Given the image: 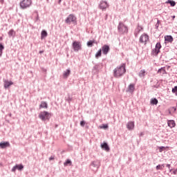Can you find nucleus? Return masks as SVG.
<instances>
[{
    "mask_svg": "<svg viewBox=\"0 0 177 177\" xmlns=\"http://www.w3.org/2000/svg\"><path fill=\"white\" fill-rule=\"evenodd\" d=\"M127 73V69L125 68V64H122L120 66H117L113 70V76L115 78H120Z\"/></svg>",
    "mask_w": 177,
    "mask_h": 177,
    "instance_id": "obj_1",
    "label": "nucleus"
},
{
    "mask_svg": "<svg viewBox=\"0 0 177 177\" xmlns=\"http://www.w3.org/2000/svg\"><path fill=\"white\" fill-rule=\"evenodd\" d=\"M65 23L66 24H77V17L74 14H70L68 17L65 19Z\"/></svg>",
    "mask_w": 177,
    "mask_h": 177,
    "instance_id": "obj_2",
    "label": "nucleus"
},
{
    "mask_svg": "<svg viewBox=\"0 0 177 177\" xmlns=\"http://www.w3.org/2000/svg\"><path fill=\"white\" fill-rule=\"evenodd\" d=\"M72 48L74 52H80V50H82V44L80 41H73L72 43Z\"/></svg>",
    "mask_w": 177,
    "mask_h": 177,
    "instance_id": "obj_3",
    "label": "nucleus"
},
{
    "mask_svg": "<svg viewBox=\"0 0 177 177\" xmlns=\"http://www.w3.org/2000/svg\"><path fill=\"white\" fill-rule=\"evenodd\" d=\"M118 31L120 34L128 33V26H125L122 22H120L118 26Z\"/></svg>",
    "mask_w": 177,
    "mask_h": 177,
    "instance_id": "obj_4",
    "label": "nucleus"
},
{
    "mask_svg": "<svg viewBox=\"0 0 177 177\" xmlns=\"http://www.w3.org/2000/svg\"><path fill=\"white\" fill-rule=\"evenodd\" d=\"M31 3H32L31 0H22L19 5L21 9H27V8H30V6H31Z\"/></svg>",
    "mask_w": 177,
    "mask_h": 177,
    "instance_id": "obj_5",
    "label": "nucleus"
},
{
    "mask_svg": "<svg viewBox=\"0 0 177 177\" xmlns=\"http://www.w3.org/2000/svg\"><path fill=\"white\" fill-rule=\"evenodd\" d=\"M100 167V161L99 160H95L92 162V163L90 165L91 169L94 172L97 171V169Z\"/></svg>",
    "mask_w": 177,
    "mask_h": 177,
    "instance_id": "obj_6",
    "label": "nucleus"
},
{
    "mask_svg": "<svg viewBox=\"0 0 177 177\" xmlns=\"http://www.w3.org/2000/svg\"><path fill=\"white\" fill-rule=\"evenodd\" d=\"M39 118H40L41 121H46V120H49V113L46 111L41 112L39 115Z\"/></svg>",
    "mask_w": 177,
    "mask_h": 177,
    "instance_id": "obj_7",
    "label": "nucleus"
},
{
    "mask_svg": "<svg viewBox=\"0 0 177 177\" xmlns=\"http://www.w3.org/2000/svg\"><path fill=\"white\" fill-rule=\"evenodd\" d=\"M147 41H149V35L143 34L140 37L139 42L140 44H145V45H146Z\"/></svg>",
    "mask_w": 177,
    "mask_h": 177,
    "instance_id": "obj_8",
    "label": "nucleus"
},
{
    "mask_svg": "<svg viewBox=\"0 0 177 177\" xmlns=\"http://www.w3.org/2000/svg\"><path fill=\"white\" fill-rule=\"evenodd\" d=\"M16 169L18 171H23V169H24V166L23 164L16 165L11 169V172H16Z\"/></svg>",
    "mask_w": 177,
    "mask_h": 177,
    "instance_id": "obj_9",
    "label": "nucleus"
},
{
    "mask_svg": "<svg viewBox=\"0 0 177 177\" xmlns=\"http://www.w3.org/2000/svg\"><path fill=\"white\" fill-rule=\"evenodd\" d=\"M101 50L103 55H107L110 52V46L105 44L102 47Z\"/></svg>",
    "mask_w": 177,
    "mask_h": 177,
    "instance_id": "obj_10",
    "label": "nucleus"
},
{
    "mask_svg": "<svg viewBox=\"0 0 177 177\" xmlns=\"http://www.w3.org/2000/svg\"><path fill=\"white\" fill-rule=\"evenodd\" d=\"M3 82L4 83L5 89H8V88H9L10 86H12V85H13V82L9 81L6 79H3Z\"/></svg>",
    "mask_w": 177,
    "mask_h": 177,
    "instance_id": "obj_11",
    "label": "nucleus"
},
{
    "mask_svg": "<svg viewBox=\"0 0 177 177\" xmlns=\"http://www.w3.org/2000/svg\"><path fill=\"white\" fill-rule=\"evenodd\" d=\"M99 8L100 9H102V10H106V8H109V4L107 3V1H100Z\"/></svg>",
    "mask_w": 177,
    "mask_h": 177,
    "instance_id": "obj_12",
    "label": "nucleus"
},
{
    "mask_svg": "<svg viewBox=\"0 0 177 177\" xmlns=\"http://www.w3.org/2000/svg\"><path fill=\"white\" fill-rule=\"evenodd\" d=\"M101 148L105 150V151H110V147L107 142L101 143Z\"/></svg>",
    "mask_w": 177,
    "mask_h": 177,
    "instance_id": "obj_13",
    "label": "nucleus"
},
{
    "mask_svg": "<svg viewBox=\"0 0 177 177\" xmlns=\"http://www.w3.org/2000/svg\"><path fill=\"white\" fill-rule=\"evenodd\" d=\"M127 128L129 131H132L135 128V122H129L127 124Z\"/></svg>",
    "mask_w": 177,
    "mask_h": 177,
    "instance_id": "obj_14",
    "label": "nucleus"
},
{
    "mask_svg": "<svg viewBox=\"0 0 177 177\" xmlns=\"http://www.w3.org/2000/svg\"><path fill=\"white\" fill-rule=\"evenodd\" d=\"M70 74H71V70L70 68L66 69V71H64L63 73V78L67 79L70 76Z\"/></svg>",
    "mask_w": 177,
    "mask_h": 177,
    "instance_id": "obj_15",
    "label": "nucleus"
},
{
    "mask_svg": "<svg viewBox=\"0 0 177 177\" xmlns=\"http://www.w3.org/2000/svg\"><path fill=\"white\" fill-rule=\"evenodd\" d=\"M9 146H10V143L8 141L0 142V149H6V147H9Z\"/></svg>",
    "mask_w": 177,
    "mask_h": 177,
    "instance_id": "obj_16",
    "label": "nucleus"
},
{
    "mask_svg": "<svg viewBox=\"0 0 177 177\" xmlns=\"http://www.w3.org/2000/svg\"><path fill=\"white\" fill-rule=\"evenodd\" d=\"M167 125L169 127V128H175L176 127V123L175 122V120H167Z\"/></svg>",
    "mask_w": 177,
    "mask_h": 177,
    "instance_id": "obj_17",
    "label": "nucleus"
},
{
    "mask_svg": "<svg viewBox=\"0 0 177 177\" xmlns=\"http://www.w3.org/2000/svg\"><path fill=\"white\" fill-rule=\"evenodd\" d=\"M142 30H143V28H142V26H138L137 28L134 31V35L136 37H138L139 32H140Z\"/></svg>",
    "mask_w": 177,
    "mask_h": 177,
    "instance_id": "obj_18",
    "label": "nucleus"
},
{
    "mask_svg": "<svg viewBox=\"0 0 177 177\" xmlns=\"http://www.w3.org/2000/svg\"><path fill=\"white\" fill-rule=\"evenodd\" d=\"M165 41L166 42H169L170 44H172V42H174V37H172L171 35L165 36Z\"/></svg>",
    "mask_w": 177,
    "mask_h": 177,
    "instance_id": "obj_19",
    "label": "nucleus"
},
{
    "mask_svg": "<svg viewBox=\"0 0 177 177\" xmlns=\"http://www.w3.org/2000/svg\"><path fill=\"white\" fill-rule=\"evenodd\" d=\"M73 165V162H71V160L67 159L65 162H64V167H71Z\"/></svg>",
    "mask_w": 177,
    "mask_h": 177,
    "instance_id": "obj_20",
    "label": "nucleus"
},
{
    "mask_svg": "<svg viewBox=\"0 0 177 177\" xmlns=\"http://www.w3.org/2000/svg\"><path fill=\"white\" fill-rule=\"evenodd\" d=\"M158 74H160V75H164V74H167V71H165V67L161 68L158 71Z\"/></svg>",
    "mask_w": 177,
    "mask_h": 177,
    "instance_id": "obj_21",
    "label": "nucleus"
},
{
    "mask_svg": "<svg viewBox=\"0 0 177 177\" xmlns=\"http://www.w3.org/2000/svg\"><path fill=\"white\" fill-rule=\"evenodd\" d=\"M48 37V32L46 30H43L41 32V39H44V38H46Z\"/></svg>",
    "mask_w": 177,
    "mask_h": 177,
    "instance_id": "obj_22",
    "label": "nucleus"
},
{
    "mask_svg": "<svg viewBox=\"0 0 177 177\" xmlns=\"http://www.w3.org/2000/svg\"><path fill=\"white\" fill-rule=\"evenodd\" d=\"M135 91V84H130L128 87V92L132 93Z\"/></svg>",
    "mask_w": 177,
    "mask_h": 177,
    "instance_id": "obj_23",
    "label": "nucleus"
},
{
    "mask_svg": "<svg viewBox=\"0 0 177 177\" xmlns=\"http://www.w3.org/2000/svg\"><path fill=\"white\" fill-rule=\"evenodd\" d=\"M160 49H161V44L157 43L156 44V55H158V53H160Z\"/></svg>",
    "mask_w": 177,
    "mask_h": 177,
    "instance_id": "obj_24",
    "label": "nucleus"
},
{
    "mask_svg": "<svg viewBox=\"0 0 177 177\" xmlns=\"http://www.w3.org/2000/svg\"><path fill=\"white\" fill-rule=\"evenodd\" d=\"M39 109H48V103L42 101L39 105Z\"/></svg>",
    "mask_w": 177,
    "mask_h": 177,
    "instance_id": "obj_25",
    "label": "nucleus"
},
{
    "mask_svg": "<svg viewBox=\"0 0 177 177\" xmlns=\"http://www.w3.org/2000/svg\"><path fill=\"white\" fill-rule=\"evenodd\" d=\"M15 35H16V32H15V30L11 29L10 30H9L8 32V36L10 37H12V38H15Z\"/></svg>",
    "mask_w": 177,
    "mask_h": 177,
    "instance_id": "obj_26",
    "label": "nucleus"
},
{
    "mask_svg": "<svg viewBox=\"0 0 177 177\" xmlns=\"http://www.w3.org/2000/svg\"><path fill=\"white\" fill-rule=\"evenodd\" d=\"M93 44H96V41L90 40V41H87L86 45L88 48H92V46H93Z\"/></svg>",
    "mask_w": 177,
    "mask_h": 177,
    "instance_id": "obj_27",
    "label": "nucleus"
},
{
    "mask_svg": "<svg viewBox=\"0 0 177 177\" xmlns=\"http://www.w3.org/2000/svg\"><path fill=\"white\" fill-rule=\"evenodd\" d=\"M165 3H169L171 6L174 7L176 5V3L172 0H167Z\"/></svg>",
    "mask_w": 177,
    "mask_h": 177,
    "instance_id": "obj_28",
    "label": "nucleus"
},
{
    "mask_svg": "<svg viewBox=\"0 0 177 177\" xmlns=\"http://www.w3.org/2000/svg\"><path fill=\"white\" fill-rule=\"evenodd\" d=\"M102 57V48H100L95 54V59H99Z\"/></svg>",
    "mask_w": 177,
    "mask_h": 177,
    "instance_id": "obj_29",
    "label": "nucleus"
},
{
    "mask_svg": "<svg viewBox=\"0 0 177 177\" xmlns=\"http://www.w3.org/2000/svg\"><path fill=\"white\" fill-rule=\"evenodd\" d=\"M3 49H5V46L2 43H0V57L2 56V53H3Z\"/></svg>",
    "mask_w": 177,
    "mask_h": 177,
    "instance_id": "obj_30",
    "label": "nucleus"
},
{
    "mask_svg": "<svg viewBox=\"0 0 177 177\" xmlns=\"http://www.w3.org/2000/svg\"><path fill=\"white\" fill-rule=\"evenodd\" d=\"M164 168H165V165L162 164V165H159L156 166V169H160V171H162V169H164Z\"/></svg>",
    "mask_w": 177,
    "mask_h": 177,
    "instance_id": "obj_31",
    "label": "nucleus"
},
{
    "mask_svg": "<svg viewBox=\"0 0 177 177\" xmlns=\"http://www.w3.org/2000/svg\"><path fill=\"white\" fill-rule=\"evenodd\" d=\"M145 74H146V71L141 70L139 73V77L142 78V77H145Z\"/></svg>",
    "mask_w": 177,
    "mask_h": 177,
    "instance_id": "obj_32",
    "label": "nucleus"
},
{
    "mask_svg": "<svg viewBox=\"0 0 177 177\" xmlns=\"http://www.w3.org/2000/svg\"><path fill=\"white\" fill-rule=\"evenodd\" d=\"M167 147H158L160 153H162L165 150H167Z\"/></svg>",
    "mask_w": 177,
    "mask_h": 177,
    "instance_id": "obj_33",
    "label": "nucleus"
},
{
    "mask_svg": "<svg viewBox=\"0 0 177 177\" xmlns=\"http://www.w3.org/2000/svg\"><path fill=\"white\" fill-rule=\"evenodd\" d=\"M172 93H174L176 96H177V86H175L174 88L171 90Z\"/></svg>",
    "mask_w": 177,
    "mask_h": 177,
    "instance_id": "obj_34",
    "label": "nucleus"
},
{
    "mask_svg": "<svg viewBox=\"0 0 177 177\" xmlns=\"http://www.w3.org/2000/svg\"><path fill=\"white\" fill-rule=\"evenodd\" d=\"M101 129H109V124H103L102 127H100Z\"/></svg>",
    "mask_w": 177,
    "mask_h": 177,
    "instance_id": "obj_35",
    "label": "nucleus"
},
{
    "mask_svg": "<svg viewBox=\"0 0 177 177\" xmlns=\"http://www.w3.org/2000/svg\"><path fill=\"white\" fill-rule=\"evenodd\" d=\"M151 104H153V105L156 104V98H152L151 100Z\"/></svg>",
    "mask_w": 177,
    "mask_h": 177,
    "instance_id": "obj_36",
    "label": "nucleus"
},
{
    "mask_svg": "<svg viewBox=\"0 0 177 177\" xmlns=\"http://www.w3.org/2000/svg\"><path fill=\"white\" fill-rule=\"evenodd\" d=\"M85 124H86L85 120H82V121L80 122V126H81V127H85Z\"/></svg>",
    "mask_w": 177,
    "mask_h": 177,
    "instance_id": "obj_37",
    "label": "nucleus"
},
{
    "mask_svg": "<svg viewBox=\"0 0 177 177\" xmlns=\"http://www.w3.org/2000/svg\"><path fill=\"white\" fill-rule=\"evenodd\" d=\"M66 100H67V102H68V103H70V102H71L73 100V98H71V97H68Z\"/></svg>",
    "mask_w": 177,
    "mask_h": 177,
    "instance_id": "obj_38",
    "label": "nucleus"
},
{
    "mask_svg": "<svg viewBox=\"0 0 177 177\" xmlns=\"http://www.w3.org/2000/svg\"><path fill=\"white\" fill-rule=\"evenodd\" d=\"M152 55H153V56H156V48L152 50Z\"/></svg>",
    "mask_w": 177,
    "mask_h": 177,
    "instance_id": "obj_39",
    "label": "nucleus"
},
{
    "mask_svg": "<svg viewBox=\"0 0 177 177\" xmlns=\"http://www.w3.org/2000/svg\"><path fill=\"white\" fill-rule=\"evenodd\" d=\"M52 160H55V157L50 156V157L49 158V160H50V161H52Z\"/></svg>",
    "mask_w": 177,
    "mask_h": 177,
    "instance_id": "obj_40",
    "label": "nucleus"
},
{
    "mask_svg": "<svg viewBox=\"0 0 177 177\" xmlns=\"http://www.w3.org/2000/svg\"><path fill=\"white\" fill-rule=\"evenodd\" d=\"M4 2H5V0H0V3H1V5H3Z\"/></svg>",
    "mask_w": 177,
    "mask_h": 177,
    "instance_id": "obj_41",
    "label": "nucleus"
},
{
    "mask_svg": "<svg viewBox=\"0 0 177 177\" xmlns=\"http://www.w3.org/2000/svg\"><path fill=\"white\" fill-rule=\"evenodd\" d=\"M39 20V16L37 15V17H36V21Z\"/></svg>",
    "mask_w": 177,
    "mask_h": 177,
    "instance_id": "obj_42",
    "label": "nucleus"
},
{
    "mask_svg": "<svg viewBox=\"0 0 177 177\" xmlns=\"http://www.w3.org/2000/svg\"><path fill=\"white\" fill-rule=\"evenodd\" d=\"M171 109H172V110H174V111H176V107L173 106Z\"/></svg>",
    "mask_w": 177,
    "mask_h": 177,
    "instance_id": "obj_43",
    "label": "nucleus"
},
{
    "mask_svg": "<svg viewBox=\"0 0 177 177\" xmlns=\"http://www.w3.org/2000/svg\"><path fill=\"white\" fill-rule=\"evenodd\" d=\"M166 167H167V168H169H169H171V165L167 164V165H166Z\"/></svg>",
    "mask_w": 177,
    "mask_h": 177,
    "instance_id": "obj_44",
    "label": "nucleus"
},
{
    "mask_svg": "<svg viewBox=\"0 0 177 177\" xmlns=\"http://www.w3.org/2000/svg\"><path fill=\"white\" fill-rule=\"evenodd\" d=\"M158 103V100H157V99L156 100V104H157Z\"/></svg>",
    "mask_w": 177,
    "mask_h": 177,
    "instance_id": "obj_45",
    "label": "nucleus"
},
{
    "mask_svg": "<svg viewBox=\"0 0 177 177\" xmlns=\"http://www.w3.org/2000/svg\"><path fill=\"white\" fill-rule=\"evenodd\" d=\"M157 24H160V20L157 21Z\"/></svg>",
    "mask_w": 177,
    "mask_h": 177,
    "instance_id": "obj_46",
    "label": "nucleus"
},
{
    "mask_svg": "<svg viewBox=\"0 0 177 177\" xmlns=\"http://www.w3.org/2000/svg\"><path fill=\"white\" fill-rule=\"evenodd\" d=\"M62 3V0H59L58 3Z\"/></svg>",
    "mask_w": 177,
    "mask_h": 177,
    "instance_id": "obj_47",
    "label": "nucleus"
},
{
    "mask_svg": "<svg viewBox=\"0 0 177 177\" xmlns=\"http://www.w3.org/2000/svg\"><path fill=\"white\" fill-rule=\"evenodd\" d=\"M143 135H144L143 133H140V136H143Z\"/></svg>",
    "mask_w": 177,
    "mask_h": 177,
    "instance_id": "obj_48",
    "label": "nucleus"
},
{
    "mask_svg": "<svg viewBox=\"0 0 177 177\" xmlns=\"http://www.w3.org/2000/svg\"><path fill=\"white\" fill-rule=\"evenodd\" d=\"M43 53V51H39V53Z\"/></svg>",
    "mask_w": 177,
    "mask_h": 177,
    "instance_id": "obj_49",
    "label": "nucleus"
},
{
    "mask_svg": "<svg viewBox=\"0 0 177 177\" xmlns=\"http://www.w3.org/2000/svg\"><path fill=\"white\" fill-rule=\"evenodd\" d=\"M0 39H1V38H0Z\"/></svg>",
    "mask_w": 177,
    "mask_h": 177,
    "instance_id": "obj_50",
    "label": "nucleus"
}]
</instances>
